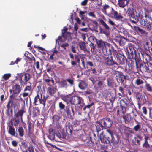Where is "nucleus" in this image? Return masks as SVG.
Masks as SVG:
<instances>
[{
    "label": "nucleus",
    "mask_w": 152,
    "mask_h": 152,
    "mask_svg": "<svg viewBox=\"0 0 152 152\" xmlns=\"http://www.w3.org/2000/svg\"><path fill=\"white\" fill-rule=\"evenodd\" d=\"M129 1L127 0H118V4L120 7L124 8L126 6L128 5Z\"/></svg>",
    "instance_id": "obj_30"
},
{
    "label": "nucleus",
    "mask_w": 152,
    "mask_h": 152,
    "mask_svg": "<svg viewBox=\"0 0 152 152\" xmlns=\"http://www.w3.org/2000/svg\"><path fill=\"white\" fill-rule=\"evenodd\" d=\"M47 98V96H45L40 92L39 93L38 92L37 95L34 98V103L35 105H37L38 104L39 102V104H42L43 106L45 107Z\"/></svg>",
    "instance_id": "obj_4"
},
{
    "label": "nucleus",
    "mask_w": 152,
    "mask_h": 152,
    "mask_svg": "<svg viewBox=\"0 0 152 152\" xmlns=\"http://www.w3.org/2000/svg\"><path fill=\"white\" fill-rule=\"evenodd\" d=\"M57 88L53 86L48 88V91L50 95H53L57 91Z\"/></svg>",
    "instance_id": "obj_40"
},
{
    "label": "nucleus",
    "mask_w": 152,
    "mask_h": 152,
    "mask_svg": "<svg viewBox=\"0 0 152 152\" xmlns=\"http://www.w3.org/2000/svg\"><path fill=\"white\" fill-rule=\"evenodd\" d=\"M99 21L101 24L104 28H102L101 26H99V33L100 34L102 33L107 35L108 32L111 29L102 19H100Z\"/></svg>",
    "instance_id": "obj_8"
},
{
    "label": "nucleus",
    "mask_w": 152,
    "mask_h": 152,
    "mask_svg": "<svg viewBox=\"0 0 152 152\" xmlns=\"http://www.w3.org/2000/svg\"><path fill=\"white\" fill-rule=\"evenodd\" d=\"M136 62V68L137 70H141L142 69L145 71L148 72H152V63L147 62L145 63L144 61L141 60L140 58H137L135 59Z\"/></svg>",
    "instance_id": "obj_1"
},
{
    "label": "nucleus",
    "mask_w": 152,
    "mask_h": 152,
    "mask_svg": "<svg viewBox=\"0 0 152 152\" xmlns=\"http://www.w3.org/2000/svg\"><path fill=\"white\" fill-rule=\"evenodd\" d=\"M108 42H104L101 39L98 40L96 44L98 48L101 49L102 50L106 45V44Z\"/></svg>",
    "instance_id": "obj_31"
},
{
    "label": "nucleus",
    "mask_w": 152,
    "mask_h": 152,
    "mask_svg": "<svg viewBox=\"0 0 152 152\" xmlns=\"http://www.w3.org/2000/svg\"><path fill=\"white\" fill-rule=\"evenodd\" d=\"M87 83L84 80H81L79 82L78 87L81 90H85L87 86Z\"/></svg>",
    "instance_id": "obj_32"
},
{
    "label": "nucleus",
    "mask_w": 152,
    "mask_h": 152,
    "mask_svg": "<svg viewBox=\"0 0 152 152\" xmlns=\"http://www.w3.org/2000/svg\"><path fill=\"white\" fill-rule=\"evenodd\" d=\"M25 111L23 109H22L19 110L18 112H14V116L19 119L20 121L23 122V117L24 113H25Z\"/></svg>",
    "instance_id": "obj_12"
},
{
    "label": "nucleus",
    "mask_w": 152,
    "mask_h": 152,
    "mask_svg": "<svg viewBox=\"0 0 152 152\" xmlns=\"http://www.w3.org/2000/svg\"><path fill=\"white\" fill-rule=\"evenodd\" d=\"M99 137L100 141L102 143L104 144H108L109 141L107 138V135H104L103 134V132H102L99 135Z\"/></svg>",
    "instance_id": "obj_22"
},
{
    "label": "nucleus",
    "mask_w": 152,
    "mask_h": 152,
    "mask_svg": "<svg viewBox=\"0 0 152 152\" xmlns=\"http://www.w3.org/2000/svg\"><path fill=\"white\" fill-rule=\"evenodd\" d=\"M72 95L71 94L66 95H61V99L66 103L67 104H70L71 100Z\"/></svg>",
    "instance_id": "obj_20"
},
{
    "label": "nucleus",
    "mask_w": 152,
    "mask_h": 152,
    "mask_svg": "<svg viewBox=\"0 0 152 152\" xmlns=\"http://www.w3.org/2000/svg\"><path fill=\"white\" fill-rule=\"evenodd\" d=\"M78 44L81 50L84 51H87L85 43L84 42L80 41L79 42Z\"/></svg>",
    "instance_id": "obj_39"
},
{
    "label": "nucleus",
    "mask_w": 152,
    "mask_h": 152,
    "mask_svg": "<svg viewBox=\"0 0 152 152\" xmlns=\"http://www.w3.org/2000/svg\"><path fill=\"white\" fill-rule=\"evenodd\" d=\"M121 102H123L124 104L127 107L132 106V105H133L131 99H127L126 98H124L121 100Z\"/></svg>",
    "instance_id": "obj_27"
},
{
    "label": "nucleus",
    "mask_w": 152,
    "mask_h": 152,
    "mask_svg": "<svg viewBox=\"0 0 152 152\" xmlns=\"http://www.w3.org/2000/svg\"><path fill=\"white\" fill-rule=\"evenodd\" d=\"M126 112V108L121 104L120 106L118 107L117 111V115H119L120 116H122L125 114Z\"/></svg>",
    "instance_id": "obj_18"
},
{
    "label": "nucleus",
    "mask_w": 152,
    "mask_h": 152,
    "mask_svg": "<svg viewBox=\"0 0 152 152\" xmlns=\"http://www.w3.org/2000/svg\"><path fill=\"white\" fill-rule=\"evenodd\" d=\"M74 61L71 60V64L72 65L75 66L77 65L78 63L79 65L80 66V57L78 54H75L74 56Z\"/></svg>",
    "instance_id": "obj_24"
},
{
    "label": "nucleus",
    "mask_w": 152,
    "mask_h": 152,
    "mask_svg": "<svg viewBox=\"0 0 152 152\" xmlns=\"http://www.w3.org/2000/svg\"><path fill=\"white\" fill-rule=\"evenodd\" d=\"M145 80L140 77H138L135 80L134 84L136 85L140 86L143 85Z\"/></svg>",
    "instance_id": "obj_33"
},
{
    "label": "nucleus",
    "mask_w": 152,
    "mask_h": 152,
    "mask_svg": "<svg viewBox=\"0 0 152 152\" xmlns=\"http://www.w3.org/2000/svg\"><path fill=\"white\" fill-rule=\"evenodd\" d=\"M23 152H34V147L33 145H30Z\"/></svg>",
    "instance_id": "obj_49"
},
{
    "label": "nucleus",
    "mask_w": 152,
    "mask_h": 152,
    "mask_svg": "<svg viewBox=\"0 0 152 152\" xmlns=\"http://www.w3.org/2000/svg\"><path fill=\"white\" fill-rule=\"evenodd\" d=\"M111 11L110 13L111 15H113V18L116 20H121L123 18V16L117 11H115L113 8H111Z\"/></svg>",
    "instance_id": "obj_14"
},
{
    "label": "nucleus",
    "mask_w": 152,
    "mask_h": 152,
    "mask_svg": "<svg viewBox=\"0 0 152 152\" xmlns=\"http://www.w3.org/2000/svg\"><path fill=\"white\" fill-rule=\"evenodd\" d=\"M19 79V82L21 86L26 85L27 82L31 78V76L29 73H25L21 74Z\"/></svg>",
    "instance_id": "obj_7"
},
{
    "label": "nucleus",
    "mask_w": 152,
    "mask_h": 152,
    "mask_svg": "<svg viewBox=\"0 0 152 152\" xmlns=\"http://www.w3.org/2000/svg\"><path fill=\"white\" fill-rule=\"evenodd\" d=\"M126 13L129 18H130L134 14L133 9L132 8H128L126 12Z\"/></svg>",
    "instance_id": "obj_38"
},
{
    "label": "nucleus",
    "mask_w": 152,
    "mask_h": 152,
    "mask_svg": "<svg viewBox=\"0 0 152 152\" xmlns=\"http://www.w3.org/2000/svg\"><path fill=\"white\" fill-rule=\"evenodd\" d=\"M107 133L106 135H108L110 137H114V131L109 129H107Z\"/></svg>",
    "instance_id": "obj_55"
},
{
    "label": "nucleus",
    "mask_w": 152,
    "mask_h": 152,
    "mask_svg": "<svg viewBox=\"0 0 152 152\" xmlns=\"http://www.w3.org/2000/svg\"><path fill=\"white\" fill-rule=\"evenodd\" d=\"M69 46V44L67 43L65 44H63L60 45L61 47L64 48V50H66V48Z\"/></svg>",
    "instance_id": "obj_63"
},
{
    "label": "nucleus",
    "mask_w": 152,
    "mask_h": 152,
    "mask_svg": "<svg viewBox=\"0 0 152 152\" xmlns=\"http://www.w3.org/2000/svg\"><path fill=\"white\" fill-rule=\"evenodd\" d=\"M145 89L148 92H152V86L145 80Z\"/></svg>",
    "instance_id": "obj_37"
},
{
    "label": "nucleus",
    "mask_w": 152,
    "mask_h": 152,
    "mask_svg": "<svg viewBox=\"0 0 152 152\" xmlns=\"http://www.w3.org/2000/svg\"><path fill=\"white\" fill-rule=\"evenodd\" d=\"M116 79L117 81L119 83H123L124 80L126 78V76L123 75L119 74L116 76Z\"/></svg>",
    "instance_id": "obj_26"
},
{
    "label": "nucleus",
    "mask_w": 152,
    "mask_h": 152,
    "mask_svg": "<svg viewBox=\"0 0 152 152\" xmlns=\"http://www.w3.org/2000/svg\"><path fill=\"white\" fill-rule=\"evenodd\" d=\"M107 138L109 141L108 144L113 143V144L117 145L118 144L119 142V139L120 137L119 136L116 135L117 140H115L114 137H110L108 135H107Z\"/></svg>",
    "instance_id": "obj_16"
},
{
    "label": "nucleus",
    "mask_w": 152,
    "mask_h": 152,
    "mask_svg": "<svg viewBox=\"0 0 152 152\" xmlns=\"http://www.w3.org/2000/svg\"><path fill=\"white\" fill-rule=\"evenodd\" d=\"M61 118L58 115H54L52 118L53 121L54 123L58 122V121L60 120Z\"/></svg>",
    "instance_id": "obj_53"
},
{
    "label": "nucleus",
    "mask_w": 152,
    "mask_h": 152,
    "mask_svg": "<svg viewBox=\"0 0 152 152\" xmlns=\"http://www.w3.org/2000/svg\"><path fill=\"white\" fill-rule=\"evenodd\" d=\"M59 107L60 109L63 110L65 108V105L61 102H60L59 103Z\"/></svg>",
    "instance_id": "obj_62"
},
{
    "label": "nucleus",
    "mask_w": 152,
    "mask_h": 152,
    "mask_svg": "<svg viewBox=\"0 0 152 152\" xmlns=\"http://www.w3.org/2000/svg\"><path fill=\"white\" fill-rule=\"evenodd\" d=\"M124 39H126L124 37L121 36L119 39V45L120 46H123L124 45L125 42Z\"/></svg>",
    "instance_id": "obj_50"
},
{
    "label": "nucleus",
    "mask_w": 152,
    "mask_h": 152,
    "mask_svg": "<svg viewBox=\"0 0 152 152\" xmlns=\"http://www.w3.org/2000/svg\"><path fill=\"white\" fill-rule=\"evenodd\" d=\"M134 139V144L138 145H140V141L142 140V138L140 136L137 135L136 137H135Z\"/></svg>",
    "instance_id": "obj_36"
},
{
    "label": "nucleus",
    "mask_w": 152,
    "mask_h": 152,
    "mask_svg": "<svg viewBox=\"0 0 152 152\" xmlns=\"http://www.w3.org/2000/svg\"><path fill=\"white\" fill-rule=\"evenodd\" d=\"M17 104L16 100L10 99L7 105V107L8 111L11 107H15Z\"/></svg>",
    "instance_id": "obj_25"
},
{
    "label": "nucleus",
    "mask_w": 152,
    "mask_h": 152,
    "mask_svg": "<svg viewBox=\"0 0 152 152\" xmlns=\"http://www.w3.org/2000/svg\"><path fill=\"white\" fill-rule=\"evenodd\" d=\"M106 94L105 98L107 99H109L111 102L113 103L115 99V96L113 95L110 92L108 91L106 93Z\"/></svg>",
    "instance_id": "obj_28"
},
{
    "label": "nucleus",
    "mask_w": 152,
    "mask_h": 152,
    "mask_svg": "<svg viewBox=\"0 0 152 152\" xmlns=\"http://www.w3.org/2000/svg\"><path fill=\"white\" fill-rule=\"evenodd\" d=\"M99 120L103 125L105 129L110 128L113 124V120L110 118L106 117Z\"/></svg>",
    "instance_id": "obj_6"
},
{
    "label": "nucleus",
    "mask_w": 152,
    "mask_h": 152,
    "mask_svg": "<svg viewBox=\"0 0 152 152\" xmlns=\"http://www.w3.org/2000/svg\"><path fill=\"white\" fill-rule=\"evenodd\" d=\"M125 52L128 59H131L136 56V50L134 45H129L125 50Z\"/></svg>",
    "instance_id": "obj_5"
},
{
    "label": "nucleus",
    "mask_w": 152,
    "mask_h": 152,
    "mask_svg": "<svg viewBox=\"0 0 152 152\" xmlns=\"http://www.w3.org/2000/svg\"><path fill=\"white\" fill-rule=\"evenodd\" d=\"M66 115L69 118H72L74 115V111L73 108L69 106H67L66 109Z\"/></svg>",
    "instance_id": "obj_15"
},
{
    "label": "nucleus",
    "mask_w": 152,
    "mask_h": 152,
    "mask_svg": "<svg viewBox=\"0 0 152 152\" xmlns=\"http://www.w3.org/2000/svg\"><path fill=\"white\" fill-rule=\"evenodd\" d=\"M108 22L109 24L113 26H116L114 23L110 19H109Z\"/></svg>",
    "instance_id": "obj_64"
},
{
    "label": "nucleus",
    "mask_w": 152,
    "mask_h": 152,
    "mask_svg": "<svg viewBox=\"0 0 152 152\" xmlns=\"http://www.w3.org/2000/svg\"><path fill=\"white\" fill-rule=\"evenodd\" d=\"M96 124V132L98 135L99 132L101 130H103V129H104V128L102 124L101 123V122L99 120L97 121Z\"/></svg>",
    "instance_id": "obj_23"
},
{
    "label": "nucleus",
    "mask_w": 152,
    "mask_h": 152,
    "mask_svg": "<svg viewBox=\"0 0 152 152\" xmlns=\"http://www.w3.org/2000/svg\"><path fill=\"white\" fill-rule=\"evenodd\" d=\"M73 129V128L71 125H66V132L68 135H71Z\"/></svg>",
    "instance_id": "obj_35"
},
{
    "label": "nucleus",
    "mask_w": 152,
    "mask_h": 152,
    "mask_svg": "<svg viewBox=\"0 0 152 152\" xmlns=\"http://www.w3.org/2000/svg\"><path fill=\"white\" fill-rule=\"evenodd\" d=\"M107 83L108 86H111L113 85V80L110 78H107Z\"/></svg>",
    "instance_id": "obj_58"
},
{
    "label": "nucleus",
    "mask_w": 152,
    "mask_h": 152,
    "mask_svg": "<svg viewBox=\"0 0 152 152\" xmlns=\"http://www.w3.org/2000/svg\"><path fill=\"white\" fill-rule=\"evenodd\" d=\"M26 57L29 61H31L33 60L34 62V63H35L36 62L35 58L34 57L32 56V55H31V57H30L28 56H27Z\"/></svg>",
    "instance_id": "obj_61"
},
{
    "label": "nucleus",
    "mask_w": 152,
    "mask_h": 152,
    "mask_svg": "<svg viewBox=\"0 0 152 152\" xmlns=\"http://www.w3.org/2000/svg\"><path fill=\"white\" fill-rule=\"evenodd\" d=\"M22 86L18 84H16L12 86L13 93L14 94H19L22 90Z\"/></svg>",
    "instance_id": "obj_17"
},
{
    "label": "nucleus",
    "mask_w": 152,
    "mask_h": 152,
    "mask_svg": "<svg viewBox=\"0 0 152 152\" xmlns=\"http://www.w3.org/2000/svg\"><path fill=\"white\" fill-rule=\"evenodd\" d=\"M141 129V127L140 125L138 124L135 126L134 127V129L136 131H137Z\"/></svg>",
    "instance_id": "obj_59"
},
{
    "label": "nucleus",
    "mask_w": 152,
    "mask_h": 152,
    "mask_svg": "<svg viewBox=\"0 0 152 152\" xmlns=\"http://www.w3.org/2000/svg\"><path fill=\"white\" fill-rule=\"evenodd\" d=\"M129 18L132 23L136 24L139 21V19H140V20L141 16H140L139 14H138L137 15H135L134 14Z\"/></svg>",
    "instance_id": "obj_19"
},
{
    "label": "nucleus",
    "mask_w": 152,
    "mask_h": 152,
    "mask_svg": "<svg viewBox=\"0 0 152 152\" xmlns=\"http://www.w3.org/2000/svg\"><path fill=\"white\" fill-rule=\"evenodd\" d=\"M121 117H122L126 124H128L131 119V117L129 114H124Z\"/></svg>",
    "instance_id": "obj_34"
},
{
    "label": "nucleus",
    "mask_w": 152,
    "mask_h": 152,
    "mask_svg": "<svg viewBox=\"0 0 152 152\" xmlns=\"http://www.w3.org/2000/svg\"><path fill=\"white\" fill-rule=\"evenodd\" d=\"M137 102L138 103L142 104H145L146 103V101L145 96H142L141 97L137 100Z\"/></svg>",
    "instance_id": "obj_48"
},
{
    "label": "nucleus",
    "mask_w": 152,
    "mask_h": 152,
    "mask_svg": "<svg viewBox=\"0 0 152 152\" xmlns=\"http://www.w3.org/2000/svg\"><path fill=\"white\" fill-rule=\"evenodd\" d=\"M115 56L119 65H123L127 62V59L123 54L117 53L115 54Z\"/></svg>",
    "instance_id": "obj_9"
},
{
    "label": "nucleus",
    "mask_w": 152,
    "mask_h": 152,
    "mask_svg": "<svg viewBox=\"0 0 152 152\" xmlns=\"http://www.w3.org/2000/svg\"><path fill=\"white\" fill-rule=\"evenodd\" d=\"M31 86H26L23 90L24 92H26L27 91H31Z\"/></svg>",
    "instance_id": "obj_60"
},
{
    "label": "nucleus",
    "mask_w": 152,
    "mask_h": 152,
    "mask_svg": "<svg viewBox=\"0 0 152 152\" xmlns=\"http://www.w3.org/2000/svg\"><path fill=\"white\" fill-rule=\"evenodd\" d=\"M27 134L31 139L32 140V137L34 136L33 130H28Z\"/></svg>",
    "instance_id": "obj_54"
},
{
    "label": "nucleus",
    "mask_w": 152,
    "mask_h": 152,
    "mask_svg": "<svg viewBox=\"0 0 152 152\" xmlns=\"http://www.w3.org/2000/svg\"><path fill=\"white\" fill-rule=\"evenodd\" d=\"M115 59V55H114V57L111 56L110 57H105L104 58V63L106 65L110 66H113L115 69H117L119 64Z\"/></svg>",
    "instance_id": "obj_3"
},
{
    "label": "nucleus",
    "mask_w": 152,
    "mask_h": 152,
    "mask_svg": "<svg viewBox=\"0 0 152 152\" xmlns=\"http://www.w3.org/2000/svg\"><path fill=\"white\" fill-rule=\"evenodd\" d=\"M148 137L147 136H145L144 139L145 141L144 143L142 145V147L144 148H146L149 147V145L148 142Z\"/></svg>",
    "instance_id": "obj_45"
},
{
    "label": "nucleus",
    "mask_w": 152,
    "mask_h": 152,
    "mask_svg": "<svg viewBox=\"0 0 152 152\" xmlns=\"http://www.w3.org/2000/svg\"><path fill=\"white\" fill-rule=\"evenodd\" d=\"M140 23L141 25H143L146 26L148 30H150L151 29V25L152 24V19L150 16L148 15L145 12L144 18L142 15H141Z\"/></svg>",
    "instance_id": "obj_2"
},
{
    "label": "nucleus",
    "mask_w": 152,
    "mask_h": 152,
    "mask_svg": "<svg viewBox=\"0 0 152 152\" xmlns=\"http://www.w3.org/2000/svg\"><path fill=\"white\" fill-rule=\"evenodd\" d=\"M49 134L48 136V138L51 140H53L55 138V132L49 133Z\"/></svg>",
    "instance_id": "obj_57"
},
{
    "label": "nucleus",
    "mask_w": 152,
    "mask_h": 152,
    "mask_svg": "<svg viewBox=\"0 0 152 152\" xmlns=\"http://www.w3.org/2000/svg\"><path fill=\"white\" fill-rule=\"evenodd\" d=\"M27 124L28 130H33L32 127H34V126L29 119L28 120Z\"/></svg>",
    "instance_id": "obj_51"
},
{
    "label": "nucleus",
    "mask_w": 152,
    "mask_h": 152,
    "mask_svg": "<svg viewBox=\"0 0 152 152\" xmlns=\"http://www.w3.org/2000/svg\"><path fill=\"white\" fill-rule=\"evenodd\" d=\"M133 27L134 30L137 32L142 35H146V32L145 31L140 28L139 27L134 26Z\"/></svg>",
    "instance_id": "obj_29"
},
{
    "label": "nucleus",
    "mask_w": 152,
    "mask_h": 152,
    "mask_svg": "<svg viewBox=\"0 0 152 152\" xmlns=\"http://www.w3.org/2000/svg\"><path fill=\"white\" fill-rule=\"evenodd\" d=\"M10 73L5 74L3 76L2 78L5 80H7L11 77Z\"/></svg>",
    "instance_id": "obj_56"
},
{
    "label": "nucleus",
    "mask_w": 152,
    "mask_h": 152,
    "mask_svg": "<svg viewBox=\"0 0 152 152\" xmlns=\"http://www.w3.org/2000/svg\"><path fill=\"white\" fill-rule=\"evenodd\" d=\"M34 48H38L39 50V51H40V50H41L42 51H45V48H43L42 47H40L39 46H37L36 45H34ZM41 53H42L43 54L45 55L46 54V53L44 52H40Z\"/></svg>",
    "instance_id": "obj_52"
},
{
    "label": "nucleus",
    "mask_w": 152,
    "mask_h": 152,
    "mask_svg": "<svg viewBox=\"0 0 152 152\" xmlns=\"http://www.w3.org/2000/svg\"><path fill=\"white\" fill-rule=\"evenodd\" d=\"M83 102V99L82 97L75 95L72 96L70 104L73 105L80 104Z\"/></svg>",
    "instance_id": "obj_10"
},
{
    "label": "nucleus",
    "mask_w": 152,
    "mask_h": 152,
    "mask_svg": "<svg viewBox=\"0 0 152 152\" xmlns=\"http://www.w3.org/2000/svg\"><path fill=\"white\" fill-rule=\"evenodd\" d=\"M59 86L61 88H66L67 87V84L66 80H62L61 81L58 82Z\"/></svg>",
    "instance_id": "obj_41"
},
{
    "label": "nucleus",
    "mask_w": 152,
    "mask_h": 152,
    "mask_svg": "<svg viewBox=\"0 0 152 152\" xmlns=\"http://www.w3.org/2000/svg\"><path fill=\"white\" fill-rule=\"evenodd\" d=\"M88 40L91 42L90 44H94L96 42V43L98 41V40L96 39L94 36H91L88 38Z\"/></svg>",
    "instance_id": "obj_43"
},
{
    "label": "nucleus",
    "mask_w": 152,
    "mask_h": 152,
    "mask_svg": "<svg viewBox=\"0 0 152 152\" xmlns=\"http://www.w3.org/2000/svg\"><path fill=\"white\" fill-rule=\"evenodd\" d=\"M33 113L35 116L39 115L40 114L39 108L38 107H34L33 109Z\"/></svg>",
    "instance_id": "obj_42"
},
{
    "label": "nucleus",
    "mask_w": 152,
    "mask_h": 152,
    "mask_svg": "<svg viewBox=\"0 0 152 152\" xmlns=\"http://www.w3.org/2000/svg\"><path fill=\"white\" fill-rule=\"evenodd\" d=\"M20 120L14 116L12 118L10 121V125L15 127L17 126L19 124Z\"/></svg>",
    "instance_id": "obj_21"
},
{
    "label": "nucleus",
    "mask_w": 152,
    "mask_h": 152,
    "mask_svg": "<svg viewBox=\"0 0 152 152\" xmlns=\"http://www.w3.org/2000/svg\"><path fill=\"white\" fill-rule=\"evenodd\" d=\"M13 126L8 124L7 127V132L12 136L18 137V134L16 133L15 129Z\"/></svg>",
    "instance_id": "obj_13"
},
{
    "label": "nucleus",
    "mask_w": 152,
    "mask_h": 152,
    "mask_svg": "<svg viewBox=\"0 0 152 152\" xmlns=\"http://www.w3.org/2000/svg\"><path fill=\"white\" fill-rule=\"evenodd\" d=\"M62 36H59L58 38L56 40V42L57 40H59L62 42H64L66 40V37L65 35H64V33L63 32H62Z\"/></svg>",
    "instance_id": "obj_46"
},
{
    "label": "nucleus",
    "mask_w": 152,
    "mask_h": 152,
    "mask_svg": "<svg viewBox=\"0 0 152 152\" xmlns=\"http://www.w3.org/2000/svg\"><path fill=\"white\" fill-rule=\"evenodd\" d=\"M18 132L20 137H22L24 134V130L22 127H19L18 129Z\"/></svg>",
    "instance_id": "obj_44"
},
{
    "label": "nucleus",
    "mask_w": 152,
    "mask_h": 152,
    "mask_svg": "<svg viewBox=\"0 0 152 152\" xmlns=\"http://www.w3.org/2000/svg\"><path fill=\"white\" fill-rule=\"evenodd\" d=\"M111 47H112L111 45L108 43L102 49V53L104 56H107L112 54Z\"/></svg>",
    "instance_id": "obj_11"
},
{
    "label": "nucleus",
    "mask_w": 152,
    "mask_h": 152,
    "mask_svg": "<svg viewBox=\"0 0 152 152\" xmlns=\"http://www.w3.org/2000/svg\"><path fill=\"white\" fill-rule=\"evenodd\" d=\"M135 57H134V58H133L131 59H129V61H128L129 64V65L131 67H132V68H133L134 66V59L135 62V59L137 58H135Z\"/></svg>",
    "instance_id": "obj_47"
}]
</instances>
